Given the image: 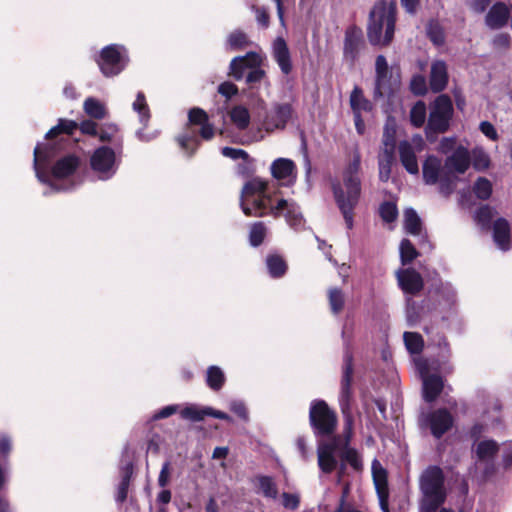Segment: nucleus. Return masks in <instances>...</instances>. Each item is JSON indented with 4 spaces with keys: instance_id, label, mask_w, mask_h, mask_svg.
<instances>
[{
    "instance_id": "nucleus-1",
    "label": "nucleus",
    "mask_w": 512,
    "mask_h": 512,
    "mask_svg": "<svg viewBox=\"0 0 512 512\" xmlns=\"http://www.w3.org/2000/svg\"><path fill=\"white\" fill-rule=\"evenodd\" d=\"M78 127L75 121L60 119L58 125L52 127L46 134L47 142L38 144L34 149V170L38 180L46 184L50 191H68L77 186L74 180L81 160L74 154L59 158L51 170L49 165L57 155V144L52 140L60 133L72 134Z\"/></svg>"
},
{
    "instance_id": "nucleus-2",
    "label": "nucleus",
    "mask_w": 512,
    "mask_h": 512,
    "mask_svg": "<svg viewBox=\"0 0 512 512\" xmlns=\"http://www.w3.org/2000/svg\"><path fill=\"white\" fill-rule=\"evenodd\" d=\"M351 379L352 363L350 356L345 358L344 372L341 382L339 404L345 421V439L335 437L329 442H321L317 449L318 465L322 472L331 473L337 466V458L349 463L355 470L362 466L361 459L356 450L348 446L352 434L353 413L351 406Z\"/></svg>"
},
{
    "instance_id": "nucleus-3",
    "label": "nucleus",
    "mask_w": 512,
    "mask_h": 512,
    "mask_svg": "<svg viewBox=\"0 0 512 512\" xmlns=\"http://www.w3.org/2000/svg\"><path fill=\"white\" fill-rule=\"evenodd\" d=\"M266 186L267 182L260 178H253L244 185L240 201L244 214L253 217L267 214L284 216L289 226L301 228L304 219L297 203L283 198L275 200L266 193Z\"/></svg>"
},
{
    "instance_id": "nucleus-4",
    "label": "nucleus",
    "mask_w": 512,
    "mask_h": 512,
    "mask_svg": "<svg viewBox=\"0 0 512 512\" xmlns=\"http://www.w3.org/2000/svg\"><path fill=\"white\" fill-rule=\"evenodd\" d=\"M360 165L361 155L358 149H355L343 171V183L333 185L335 201L343 214L348 229L353 227V210L358 204L361 194Z\"/></svg>"
},
{
    "instance_id": "nucleus-5",
    "label": "nucleus",
    "mask_w": 512,
    "mask_h": 512,
    "mask_svg": "<svg viewBox=\"0 0 512 512\" xmlns=\"http://www.w3.org/2000/svg\"><path fill=\"white\" fill-rule=\"evenodd\" d=\"M396 2L378 0L369 15L367 37L372 45L386 46L394 36L396 22Z\"/></svg>"
},
{
    "instance_id": "nucleus-6",
    "label": "nucleus",
    "mask_w": 512,
    "mask_h": 512,
    "mask_svg": "<svg viewBox=\"0 0 512 512\" xmlns=\"http://www.w3.org/2000/svg\"><path fill=\"white\" fill-rule=\"evenodd\" d=\"M420 490L422 492L421 512H435L446 499L444 477L440 468L429 467L422 473Z\"/></svg>"
},
{
    "instance_id": "nucleus-7",
    "label": "nucleus",
    "mask_w": 512,
    "mask_h": 512,
    "mask_svg": "<svg viewBox=\"0 0 512 512\" xmlns=\"http://www.w3.org/2000/svg\"><path fill=\"white\" fill-rule=\"evenodd\" d=\"M129 61L127 50L124 46L111 44L104 47L97 59L102 74L113 77L121 73Z\"/></svg>"
},
{
    "instance_id": "nucleus-8",
    "label": "nucleus",
    "mask_w": 512,
    "mask_h": 512,
    "mask_svg": "<svg viewBox=\"0 0 512 512\" xmlns=\"http://www.w3.org/2000/svg\"><path fill=\"white\" fill-rule=\"evenodd\" d=\"M453 115V105L451 99L447 95L438 96L430 107V114L426 132H445Z\"/></svg>"
},
{
    "instance_id": "nucleus-9",
    "label": "nucleus",
    "mask_w": 512,
    "mask_h": 512,
    "mask_svg": "<svg viewBox=\"0 0 512 512\" xmlns=\"http://www.w3.org/2000/svg\"><path fill=\"white\" fill-rule=\"evenodd\" d=\"M118 165L119 161L115 151L107 146L97 148L90 157V167L100 180L112 178L118 169Z\"/></svg>"
},
{
    "instance_id": "nucleus-10",
    "label": "nucleus",
    "mask_w": 512,
    "mask_h": 512,
    "mask_svg": "<svg viewBox=\"0 0 512 512\" xmlns=\"http://www.w3.org/2000/svg\"><path fill=\"white\" fill-rule=\"evenodd\" d=\"M310 422L316 434H332L337 425V418L324 401H315L310 408Z\"/></svg>"
},
{
    "instance_id": "nucleus-11",
    "label": "nucleus",
    "mask_w": 512,
    "mask_h": 512,
    "mask_svg": "<svg viewBox=\"0 0 512 512\" xmlns=\"http://www.w3.org/2000/svg\"><path fill=\"white\" fill-rule=\"evenodd\" d=\"M416 368L423 382V396L428 402L434 401L443 389V380L436 374H430V365L427 360L417 358Z\"/></svg>"
},
{
    "instance_id": "nucleus-12",
    "label": "nucleus",
    "mask_w": 512,
    "mask_h": 512,
    "mask_svg": "<svg viewBox=\"0 0 512 512\" xmlns=\"http://www.w3.org/2000/svg\"><path fill=\"white\" fill-rule=\"evenodd\" d=\"M424 141L421 136L413 137L411 141H402L398 146L399 157L402 165L410 174L419 173V165L416 154L423 150Z\"/></svg>"
},
{
    "instance_id": "nucleus-13",
    "label": "nucleus",
    "mask_w": 512,
    "mask_h": 512,
    "mask_svg": "<svg viewBox=\"0 0 512 512\" xmlns=\"http://www.w3.org/2000/svg\"><path fill=\"white\" fill-rule=\"evenodd\" d=\"M375 96L383 97L392 93L398 86V80L389 76L388 63L383 55L376 58Z\"/></svg>"
},
{
    "instance_id": "nucleus-14",
    "label": "nucleus",
    "mask_w": 512,
    "mask_h": 512,
    "mask_svg": "<svg viewBox=\"0 0 512 512\" xmlns=\"http://www.w3.org/2000/svg\"><path fill=\"white\" fill-rule=\"evenodd\" d=\"M273 178L281 181L283 185H293L297 179V168L295 163L288 158H277L270 166Z\"/></svg>"
},
{
    "instance_id": "nucleus-15",
    "label": "nucleus",
    "mask_w": 512,
    "mask_h": 512,
    "mask_svg": "<svg viewBox=\"0 0 512 512\" xmlns=\"http://www.w3.org/2000/svg\"><path fill=\"white\" fill-rule=\"evenodd\" d=\"M292 115V107L289 104H276L271 112L266 116L263 123L267 132H273L277 129H284Z\"/></svg>"
},
{
    "instance_id": "nucleus-16",
    "label": "nucleus",
    "mask_w": 512,
    "mask_h": 512,
    "mask_svg": "<svg viewBox=\"0 0 512 512\" xmlns=\"http://www.w3.org/2000/svg\"><path fill=\"white\" fill-rule=\"evenodd\" d=\"M396 278L399 287L406 294H417L423 288V279L414 269H399L396 271Z\"/></svg>"
},
{
    "instance_id": "nucleus-17",
    "label": "nucleus",
    "mask_w": 512,
    "mask_h": 512,
    "mask_svg": "<svg viewBox=\"0 0 512 512\" xmlns=\"http://www.w3.org/2000/svg\"><path fill=\"white\" fill-rule=\"evenodd\" d=\"M372 476L382 510L388 512L387 474L379 461L372 462Z\"/></svg>"
},
{
    "instance_id": "nucleus-18",
    "label": "nucleus",
    "mask_w": 512,
    "mask_h": 512,
    "mask_svg": "<svg viewBox=\"0 0 512 512\" xmlns=\"http://www.w3.org/2000/svg\"><path fill=\"white\" fill-rule=\"evenodd\" d=\"M427 422L431 433L439 438L452 427L453 417L446 409H438L428 416Z\"/></svg>"
},
{
    "instance_id": "nucleus-19",
    "label": "nucleus",
    "mask_w": 512,
    "mask_h": 512,
    "mask_svg": "<svg viewBox=\"0 0 512 512\" xmlns=\"http://www.w3.org/2000/svg\"><path fill=\"white\" fill-rule=\"evenodd\" d=\"M363 44L362 31L357 27H349L345 32L344 39V58L349 62H354L357 58Z\"/></svg>"
},
{
    "instance_id": "nucleus-20",
    "label": "nucleus",
    "mask_w": 512,
    "mask_h": 512,
    "mask_svg": "<svg viewBox=\"0 0 512 512\" xmlns=\"http://www.w3.org/2000/svg\"><path fill=\"white\" fill-rule=\"evenodd\" d=\"M272 55L283 74L292 71V62L289 48L282 37H278L272 44Z\"/></svg>"
},
{
    "instance_id": "nucleus-21",
    "label": "nucleus",
    "mask_w": 512,
    "mask_h": 512,
    "mask_svg": "<svg viewBox=\"0 0 512 512\" xmlns=\"http://www.w3.org/2000/svg\"><path fill=\"white\" fill-rule=\"evenodd\" d=\"M423 180L428 185L436 184L444 178L442 161L436 156H428L423 163Z\"/></svg>"
},
{
    "instance_id": "nucleus-22",
    "label": "nucleus",
    "mask_w": 512,
    "mask_h": 512,
    "mask_svg": "<svg viewBox=\"0 0 512 512\" xmlns=\"http://www.w3.org/2000/svg\"><path fill=\"white\" fill-rule=\"evenodd\" d=\"M470 166V155L466 148L458 147L445 161V167L449 172L463 174Z\"/></svg>"
},
{
    "instance_id": "nucleus-23",
    "label": "nucleus",
    "mask_w": 512,
    "mask_h": 512,
    "mask_svg": "<svg viewBox=\"0 0 512 512\" xmlns=\"http://www.w3.org/2000/svg\"><path fill=\"white\" fill-rule=\"evenodd\" d=\"M260 62L261 58L255 52L247 53L245 56L235 57L230 63V74L235 79L239 80L244 76L245 68L256 66Z\"/></svg>"
},
{
    "instance_id": "nucleus-24",
    "label": "nucleus",
    "mask_w": 512,
    "mask_h": 512,
    "mask_svg": "<svg viewBox=\"0 0 512 512\" xmlns=\"http://www.w3.org/2000/svg\"><path fill=\"white\" fill-rule=\"evenodd\" d=\"M448 83V72L445 62L437 60L431 65L430 88L433 92L444 90Z\"/></svg>"
},
{
    "instance_id": "nucleus-25",
    "label": "nucleus",
    "mask_w": 512,
    "mask_h": 512,
    "mask_svg": "<svg viewBox=\"0 0 512 512\" xmlns=\"http://www.w3.org/2000/svg\"><path fill=\"white\" fill-rule=\"evenodd\" d=\"M493 239L499 249L506 251L511 248L510 225L506 219L499 218L494 222Z\"/></svg>"
},
{
    "instance_id": "nucleus-26",
    "label": "nucleus",
    "mask_w": 512,
    "mask_h": 512,
    "mask_svg": "<svg viewBox=\"0 0 512 512\" xmlns=\"http://www.w3.org/2000/svg\"><path fill=\"white\" fill-rule=\"evenodd\" d=\"M189 123L200 126V136L204 140H210L214 136V128L208 122L206 112L200 108H193L189 112Z\"/></svg>"
},
{
    "instance_id": "nucleus-27",
    "label": "nucleus",
    "mask_w": 512,
    "mask_h": 512,
    "mask_svg": "<svg viewBox=\"0 0 512 512\" xmlns=\"http://www.w3.org/2000/svg\"><path fill=\"white\" fill-rule=\"evenodd\" d=\"M498 451V443L492 439H484L474 445V453L481 462L493 461Z\"/></svg>"
},
{
    "instance_id": "nucleus-28",
    "label": "nucleus",
    "mask_w": 512,
    "mask_h": 512,
    "mask_svg": "<svg viewBox=\"0 0 512 512\" xmlns=\"http://www.w3.org/2000/svg\"><path fill=\"white\" fill-rule=\"evenodd\" d=\"M509 10L502 3L495 4L486 16V23L490 28L497 29L506 24Z\"/></svg>"
},
{
    "instance_id": "nucleus-29",
    "label": "nucleus",
    "mask_w": 512,
    "mask_h": 512,
    "mask_svg": "<svg viewBox=\"0 0 512 512\" xmlns=\"http://www.w3.org/2000/svg\"><path fill=\"white\" fill-rule=\"evenodd\" d=\"M327 298L331 313L339 315L343 311L346 302L344 291L337 287H331L327 291Z\"/></svg>"
},
{
    "instance_id": "nucleus-30",
    "label": "nucleus",
    "mask_w": 512,
    "mask_h": 512,
    "mask_svg": "<svg viewBox=\"0 0 512 512\" xmlns=\"http://www.w3.org/2000/svg\"><path fill=\"white\" fill-rule=\"evenodd\" d=\"M394 151L383 149L379 153L378 156V166H379V178L381 181H387L390 178L391 167L394 161Z\"/></svg>"
},
{
    "instance_id": "nucleus-31",
    "label": "nucleus",
    "mask_w": 512,
    "mask_h": 512,
    "mask_svg": "<svg viewBox=\"0 0 512 512\" xmlns=\"http://www.w3.org/2000/svg\"><path fill=\"white\" fill-rule=\"evenodd\" d=\"M229 118L232 124L239 130L246 129L250 124L249 110L242 105L234 106L229 111Z\"/></svg>"
},
{
    "instance_id": "nucleus-32",
    "label": "nucleus",
    "mask_w": 512,
    "mask_h": 512,
    "mask_svg": "<svg viewBox=\"0 0 512 512\" xmlns=\"http://www.w3.org/2000/svg\"><path fill=\"white\" fill-rule=\"evenodd\" d=\"M226 377L224 371L219 366H210L206 371V383L208 387L214 391H219L224 383Z\"/></svg>"
},
{
    "instance_id": "nucleus-33",
    "label": "nucleus",
    "mask_w": 512,
    "mask_h": 512,
    "mask_svg": "<svg viewBox=\"0 0 512 512\" xmlns=\"http://www.w3.org/2000/svg\"><path fill=\"white\" fill-rule=\"evenodd\" d=\"M350 106L354 114H361L371 110V103L364 97L362 90L355 87L350 95Z\"/></svg>"
},
{
    "instance_id": "nucleus-34",
    "label": "nucleus",
    "mask_w": 512,
    "mask_h": 512,
    "mask_svg": "<svg viewBox=\"0 0 512 512\" xmlns=\"http://www.w3.org/2000/svg\"><path fill=\"white\" fill-rule=\"evenodd\" d=\"M83 109L91 118L101 120L106 116V108L104 104L92 97H89L84 101Z\"/></svg>"
},
{
    "instance_id": "nucleus-35",
    "label": "nucleus",
    "mask_w": 512,
    "mask_h": 512,
    "mask_svg": "<svg viewBox=\"0 0 512 512\" xmlns=\"http://www.w3.org/2000/svg\"><path fill=\"white\" fill-rule=\"evenodd\" d=\"M266 265L270 276L273 278L282 277L287 270L285 261L278 255H269L266 259Z\"/></svg>"
},
{
    "instance_id": "nucleus-36",
    "label": "nucleus",
    "mask_w": 512,
    "mask_h": 512,
    "mask_svg": "<svg viewBox=\"0 0 512 512\" xmlns=\"http://www.w3.org/2000/svg\"><path fill=\"white\" fill-rule=\"evenodd\" d=\"M404 228L411 235H418L421 231V220L416 211L408 208L404 211Z\"/></svg>"
},
{
    "instance_id": "nucleus-37",
    "label": "nucleus",
    "mask_w": 512,
    "mask_h": 512,
    "mask_svg": "<svg viewBox=\"0 0 512 512\" xmlns=\"http://www.w3.org/2000/svg\"><path fill=\"white\" fill-rule=\"evenodd\" d=\"M259 492L267 498L275 499L278 495V490L274 480L269 476H259L256 478Z\"/></svg>"
},
{
    "instance_id": "nucleus-38",
    "label": "nucleus",
    "mask_w": 512,
    "mask_h": 512,
    "mask_svg": "<svg viewBox=\"0 0 512 512\" xmlns=\"http://www.w3.org/2000/svg\"><path fill=\"white\" fill-rule=\"evenodd\" d=\"M132 107L133 110L138 113L141 124L146 126L150 118V112L146 98L142 92L137 94L136 100L133 102Z\"/></svg>"
},
{
    "instance_id": "nucleus-39",
    "label": "nucleus",
    "mask_w": 512,
    "mask_h": 512,
    "mask_svg": "<svg viewBox=\"0 0 512 512\" xmlns=\"http://www.w3.org/2000/svg\"><path fill=\"white\" fill-rule=\"evenodd\" d=\"M403 337L405 346L411 354H418L422 351L424 342L420 334L415 332H405Z\"/></svg>"
},
{
    "instance_id": "nucleus-40",
    "label": "nucleus",
    "mask_w": 512,
    "mask_h": 512,
    "mask_svg": "<svg viewBox=\"0 0 512 512\" xmlns=\"http://www.w3.org/2000/svg\"><path fill=\"white\" fill-rule=\"evenodd\" d=\"M250 41L247 35L242 31H234L227 38V46L231 50H240L247 47Z\"/></svg>"
},
{
    "instance_id": "nucleus-41",
    "label": "nucleus",
    "mask_w": 512,
    "mask_h": 512,
    "mask_svg": "<svg viewBox=\"0 0 512 512\" xmlns=\"http://www.w3.org/2000/svg\"><path fill=\"white\" fill-rule=\"evenodd\" d=\"M180 415L183 419L199 422L207 416L206 407L200 408L196 405H188L180 411Z\"/></svg>"
},
{
    "instance_id": "nucleus-42",
    "label": "nucleus",
    "mask_w": 512,
    "mask_h": 512,
    "mask_svg": "<svg viewBox=\"0 0 512 512\" xmlns=\"http://www.w3.org/2000/svg\"><path fill=\"white\" fill-rule=\"evenodd\" d=\"M426 120V105L418 101L410 111V121L415 127H421Z\"/></svg>"
},
{
    "instance_id": "nucleus-43",
    "label": "nucleus",
    "mask_w": 512,
    "mask_h": 512,
    "mask_svg": "<svg viewBox=\"0 0 512 512\" xmlns=\"http://www.w3.org/2000/svg\"><path fill=\"white\" fill-rule=\"evenodd\" d=\"M179 145L183 151L191 156L197 149L199 142L196 136L192 133H186L177 138Z\"/></svg>"
},
{
    "instance_id": "nucleus-44",
    "label": "nucleus",
    "mask_w": 512,
    "mask_h": 512,
    "mask_svg": "<svg viewBox=\"0 0 512 512\" xmlns=\"http://www.w3.org/2000/svg\"><path fill=\"white\" fill-rule=\"evenodd\" d=\"M418 256V252L408 239H403L400 244V258L403 265L412 262Z\"/></svg>"
},
{
    "instance_id": "nucleus-45",
    "label": "nucleus",
    "mask_w": 512,
    "mask_h": 512,
    "mask_svg": "<svg viewBox=\"0 0 512 512\" xmlns=\"http://www.w3.org/2000/svg\"><path fill=\"white\" fill-rule=\"evenodd\" d=\"M472 163L475 169L485 170L490 165L489 155L482 148H475L472 151Z\"/></svg>"
},
{
    "instance_id": "nucleus-46",
    "label": "nucleus",
    "mask_w": 512,
    "mask_h": 512,
    "mask_svg": "<svg viewBox=\"0 0 512 512\" xmlns=\"http://www.w3.org/2000/svg\"><path fill=\"white\" fill-rule=\"evenodd\" d=\"M474 193L479 199H488L492 193V184L486 178H479L474 185Z\"/></svg>"
},
{
    "instance_id": "nucleus-47",
    "label": "nucleus",
    "mask_w": 512,
    "mask_h": 512,
    "mask_svg": "<svg viewBox=\"0 0 512 512\" xmlns=\"http://www.w3.org/2000/svg\"><path fill=\"white\" fill-rule=\"evenodd\" d=\"M266 228L261 222L253 224L250 230L249 240L252 246L260 245L265 237Z\"/></svg>"
},
{
    "instance_id": "nucleus-48",
    "label": "nucleus",
    "mask_w": 512,
    "mask_h": 512,
    "mask_svg": "<svg viewBox=\"0 0 512 512\" xmlns=\"http://www.w3.org/2000/svg\"><path fill=\"white\" fill-rule=\"evenodd\" d=\"M131 473H132V468H131V466H129V467H127L125 475L118 486V490H117V494H116L117 502L122 503L127 498Z\"/></svg>"
},
{
    "instance_id": "nucleus-49",
    "label": "nucleus",
    "mask_w": 512,
    "mask_h": 512,
    "mask_svg": "<svg viewBox=\"0 0 512 512\" xmlns=\"http://www.w3.org/2000/svg\"><path fill=\"white\" fill-rule=\"evenodd\" d=\"M380 216L387 223L393 222L398 215L397 207L392 202H385L380 206Z\"/></svg>"
},
{
    "instance_id": "nucleus-50",
    "label": "nucleus",
    "mask_w": 512,
    "mask_h": 512,
    "mask_svg": "<svg viewBox=\"0 0 512 512\" xmlns=\"http://www.w3.org/2000/svg\"><path fill=\"white\" fill-rule=\"evenodd\" d=\"M493 210L489 206L479 208L475 214V220L483 228H487L493 218Z\"/></svg>"
},
{
    "instance_id": "nucleus-51",
    "label": "nucleus",
    "mask_w": 512,
    "mask_h": 512,
    "mask_svg": "<svg viewBox=\"0 0 512 512\" xmlns=\"http://www.w3.org/2000/svg\"><path fill=\"white\" fill-rule=\"evenodd\" d=\"M411 91L416 95H423L427 91L426 79L422 75H415L410 82Z\"/></svg>"
},
{
    "instance_id": "nucleus-52",
    "label": "nucleus",
    "mask_w": 512,
    "mask_h": 512,
    "mask_svg": "<svg viewBox=\"0 0 512 512\" xmlns=\"http://www.w3.org/2000/svg\"><path fill=\"white\" fill-rule=\"evenodd\" d=\"M281 501L286 509L296 510L300 504V496L297 493H283Z\"/></svg>"
},
{
    "instance_id": "nucleus-53",
    "label": "nucleus",
    "mask_w": 512,
    "mask_h": 512,
    "mask_svg": "<svg viewBox=\"0 0 512 512\" xmlns=\"http://www.w3.org/2000/svg\"><path fill=\"white\" fill-rule=\"evenodd\" d=\"M501 458L504 468L512 467V440L505 441L501 447Z\"/></svg>"
},
{
    "instance_id": "nucleus-54",
    "label": "nucleus",
    "mask_w": 512,
    "mask_h": 512,
    "mask_svg": "<svg viewBox=\"0 0 512 512\" xmlns=\"http://www.w3.org/2000/svg\"><path fill=\"white\" fill-rule=\"evenodd\" d=\"M394 133V128L390 127L389 124H387L383 133V149L395 150Z\"/></svg>"
},
{
    "instance_id": "nucleus-55",
    "label": "nucleus",
    "mask_w": 512,
    "mask_h": 512,
    "mask_svg": "<svg viewBox=\"0 0 512 512\" xmlns=\"http://www.w3.org/2000/svg\"><path fill=\"white\" fill-rule=\"evenodd\" d=\"M427 33L434 44L440 45L444 42L442 30L437 24H429Z\"/></svg>"
},
{
    "instance_id": "nucleus-56",
    "label": "nucleus",
    "mask_w": 512,
    "mask_h": 512,
    "mask_svg": "<svg viewBox=\"0 0 512 512\" xmlns=\"http://www.w3.org/2000/svg\"><path fill=\"white\" fill-rule=\"evenodd\" d=\"M222 155L227 158L233 159V160H237V159L246 160L248 158V154L246 151H244L242 149L231 148V147H224L222 149Z\"/></svg>"
},
{
    "instance_id": "nucleus-57",
    "label": "nucleus",
    "mask_w": 512,
    "mask_h": 512,
    "mask_svg": "<svg viewBox=\"0 0 512 512\" xmlns=\"http://www.w3.org/2000/svg\"><path fill=\"white\" fill-rule=\"evenodd\" d=\"M479 129L490 140L496 141L498 139V133L492 123L482 121L479 125Z\"/></svg>"
},
{
    "instance_id": "nucleus-58",
    "label": "nucleus",
    "mask_w": 512,
    "mask_h": 512,
    "mask_svg": "<svg viewBox=\"0 0 512 512\" xmlns=\"http://www.w3.org/2000/svg\"><path fill=\"white\" fill-rule=\"evenodd\" d=\"M230 410L243 420H248V412L245 404L242 401H232L230 403Z\"/></svg>"
},
{
    "instance_id": "nucleus-59",
    "label": "nucleus",
    "mask_w": 512,
    "mask_h": 512,
    "mask_svg": "<svg viewBox=\"0 0 512 512\" xmlns=\"http://www.w3.org/2000/svg\"><path fill=\"white\" fill-rule=\"evenodd\" d=\"M218 92L225 96L226 98H231L232 96L236 95L238 92V89L236 85H234L231 82H224L219 85Z\"/></svg>"
},
{
    "instance_id": "nucleus-60",
    "label": "nucleus",
    "mask_w": 512,
    "mask_h": 512,
    "mask_svg": "<svg viewBox=\"0 0 512 512\" xmlns=\"http://www.w3.org/2000/svg\"><path fill=\"white\" fill-rule=\"evenodd\" d=\"M256 14V21L264 28L269 26V15L265 8L253 7Z\"/></svg>"
},
{
    "instance_id": "nucleus-61",
    "label": "nucleus",
    "mask_w": 512,
    "mask_h": 512,
    "mask_svg": "<svg viewBox=\"0 0 512 512\" xmlns=\"http://www.w3.org/2000/svg\"><path fill=\"white\" fill-rule=\"evenodd\" d=\"M177 411H178V406L177 405H169V406H166V407L162 408L158 412H156L152 416V419L153 420H159V419L167 418V417L173 415L174 413H176Z\"/></svg>"
},
{
    "instance_id": "nucleus-62",
    "label": "nucleus",
    "mask_w": 512,
    "mask_h": 512,
    "mask_svg": "<svg viewBox=\"0 0 512 512\" xmlns=\"http://www.w3.org/2000/svg\"><path fill=\"white\" fill-rule=\"evenodd\" d=\"M170 477V464L169 462H165L161 468L159 477H158V484L160 487H165L169 482Z\"/></svg>"
},
{
    "instance_id": "nucleus-63",
    "label": "nucleus",
    "mask_w": 512,
    "mask_h": 512,
    "mask_svg": "<svg viewBox=\"0 0 512 512\" xmlns=\"http://www.w3.org/2000/svg\"><path fill=\"white\" fill-rule=\"evenodd\" d=\"M80 130L84 134L88 135H96L97 134V125L95 122L91 120H85L80 124Z\"/></svg>"
},
{
    "instance_id": "nucleus-64",
    "label": "nucleus",
    "mask_w": 512,
    "mask_h": 512,
    "mask_svg": "<svg viewBox=\"0 0 512 512\" xmlns=\"http://www.w3.org/2000/svg\"><path fill=\"white\" fill-rule=\"evenodd\" d=\"M265 72L262 69H254L246 76L247 83L259 82L264 77Z\"/></svg>"
}]
</instances>
